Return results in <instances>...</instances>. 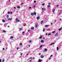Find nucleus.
Returning a JSON list of instances; mask_svg holds the SVG:
<instances>
[{"instance_id": "obj_1", "label": "nucleus", "mask_w": 62, "mask_h": 62, "mask_svg": "<svg viewBox=\"0 0 62 62\" xmlns=\"http://www.w3.org/2000/svg\"><path fill=\"white\" fill-rule=\"evenodd\" d=\"M42 60L40 59H39L38 60V61L39 62H41L42 61Z\"/></svg>"}, {"instance_id": "obj_2", "label": "nucleus", "mask_w": 62, "mask_h": 62, "mask_svg": "<svg viewBox=\"0 0 62 62\" xmlns=\"http://www.w3.org/2000/svg\"><path fill=\"white\" fill-rule=\"evenodd\" d=\"M16 21L17 22H19V21H20V20H18V18H16Z\"/></svg>"}, {"instance_id": "obj_3", "label": "nucleus", "mask_w": 62, "mask_h": 62, "mask_svg": "<svg viewBox=\"0 0 62 62\" xmlns=\"http://www.w3.org/2000/svg\"><path fill=\"white\" fill-rule=\"evenodd\" d=\"M49 26V25H45V27H48V26Z\"/></svg>"}, {"instance_id": "obj_4", "label": "nucleus", "mask_w": 62, "mask_h": 62, "mask_svg": "<svg viewBox=\"0 0 62 62\" xmlns=\"http://www.w3.org/2000/svg\"><path fill=\"white\" fill-rule=\"evenodd\" d=\"M41 24H42L43 23V21L42 20V21H41Z\"/></svg>"}, {"instance_id": "obj_5", "label": "nucleus", "mask_w": 62, "mask_h": 62, "mask_svg": "<svg viewBox=\"0 0 62 62\" xmlns=\"http://www.w3.org/2000/svg\"><path fill=\"white\" fill-rule=\"evenodd\" d=\"M35 28H37V26H38V24H35Z\"/></svg>"}, {"instance_id": "obj_6", "label": "nucleus", "mask_w": 62, "mask_h": 62, "mask_svg": "<svg viewBox=\"0 0 62 62\" xmlns=\"http://www.w3.org/2000/svg\"><path fill=\"white\" fill-rule=\"evenodd\" d=\"M31 15H32V16H33V15H34V13H32L31 14Z\"/></svg>"}, {"instance_id": "obj_7", "label": "nucleus", "mask_w": 62, "mask_h": 62, "mask_svg": "<svg viewBox=\"0 0 62 62\" xmlns=\"http://www.w3.org/2000/svg\"><path fill=\"white\" fill-rule=\"evenodd\" d=\"M41 43H44V41L43 40H42L41 41Z\"/></svg>"}, {"instance_id": "obj_8", "label": "nucleus", "mask_w": 62, "mask_h": 62, "mask_svg": "<svg viewBox=\"0 0 62 62\" xmlns=\"http://www.w3.org/2000/svg\"><path fill=\"white\" fill-rule=\"evenodd\" d=\"M41 57L42 58H43L44 57V56H43V55H42L41 56Z\"/></svg>"}, {"instance_id": "obj_9", "label": "nucleus", "mask_w": 62, "mask_h": 62, "mask_svg": "<svg viewBox=\"0 0 62 62\" xmlns=\"http://www.w3.org/2000/svg\"><path fill=\"white\" fill-rule=\"evenodd\" d=\"M31 29L32 30H33V29H34V27H32L31 28Z\"/></svg>"}, {"instance_id": "obj_10", "label": "nucleus", "mask_w": 62, "mask_h": 62, "mask_svg": "<svg viewBox=\"0 0 62 62\" xmlns=\"http://www.w3.org/2000/svg\"><path fill=\"white\" fill-rule=\"evenodd\" d=\"M54 36H55V37H57V36H58V35L55 34L54 35Z\"/></svg>"}, {"instance_id": "obj_11", "label": "nucleus", "mask_w": 62, "mask_h": 62, "mask_svg": "<svg viewBox=\"0 0 62 62\" xmlns=\"http://www.w3.org/2000/svg\"><path fill=\"white\" fill-rule=\"evenodd\" d=\"M47 51V49L46 48H45L44 50V51Z\"/></svg>"}, {"instance_id": "obj_12", "label": "nucleus", "mask_w": 62, "mask_h": 62, "mask_svg": "<svg viewBox=\"0 0 62 62\" xmlns=\"http://www.w3.org/2000/svg\"><path fill=\"white\" fill-rule=\"evenodd\" d=\"M37 20H39V17H37Z\"/></svg>"}, {"instance_id": "obj_13", "label": "nucleus", "mask_w": 62, "mask_h": 62, "mask_svg": "<svg viewBox=\"0 0 62 62\" xmlns=\"http://www.w3.org/2000/svg\"><path fill=\"white\" fill-rule=\"evenodd\" d=\"M10 39H13V37L11 36L10 37Z\"/></svg>"}, {"instance_id": "obj_14", "label": "nucleus", "mask_w": 62, "mask_h": 62, "mask_svg": "<svg viewBox=\"0 0 62 62\" xmlns=\"http://www.w3.org/2000/svg\"><path fill=\"white\" fill-rule=\"evenodd\" d=\"M54 44V43H51V44H50V45H53V44Z\"/></svg>"}, {"instance_id": "obj_15", "label": "nucleus", "mask_w": 62, "mask_h": 62, "mask_svg": "<svg viewBox=\"0 0 62 62\" xmlns=\"http://www.w3.org/2000/svg\"><path fill=\"white\" fill-rule=\"evenodd\" d=\"M52 34V33H48V35H51Z\"/></svg>"}, {"instance_id": "obj_16", "label": "nucleus", "mask_w": 62, "mask_h": 62, "mask_svg": "<svg viewBox=\"0 0 62 62\" xmlns=\"http://www.w3.org/2000/svg\"><path fill=\"white\" fill-rule=\"evenodd\" d=\"M8 17H9V16L8 15H7V19H8Z\"/></svg>"}, {"instance_id": "obj_17", "label": "nucleus", "mask_w": 62, "mask_h": 62, "mask_svg": "<svg viewBox=\"0 0 62 62\" xmlns=\"http://www.w3.org/2000/svg\"><path fill=\"white\" fill-rule=\"evenodd\" d=\"M17 8H20V6H17Z\"/></svg>"}, {"instance_id": "obj_18", "label": "nucleus", "mask_w": 62, "mask_h": 62, "mask_svg": "<svg viewBox=\"0 0 62 62\" xmlns=\"http://www.w3.org/2000/svg\"><path fill=\"white\" fill-rule=\"evenodd\" d=\"M3 32H4V33H6V31L4 30L3 31Z\"/></svg>"}, {"instance_id": "obj_19", "label": "nucleus", "mask_w": 62, "mask_h": 62, "mask_svg": "<svg viewBox=\"0 0 62 62\" xmlns=\"http://www.w3.org/2000/svg\"><path fill=\"white\" fill-rule=\"evenodd\" d=\"M45 5V4L44 3H43L42 4V6H44Z\"/></svg>"}, {"instance_id": "obj_20", "label": "nucleus", "mask_w": 62, "mask_h": 62, "mask_svg": "<svg viewBox=\"0 0 62 62\" xmlns=\"http://www.w3.org/2000/svg\"><path fill=\"white\" fill-rule=\"evenodd\" d=\"M2 22L3 23H5V21L4 20H3Z\"/></svg>"}, {"instance_id": "obj_21", "label": "nucleus", "mask_w": 62, "mask_h": 62, "mask_svg": "<svg viewBox=\"0 0 62 62\" xmlns=\"http://www.w3.org/2000/svg\"><path fill=\"white\" fill-rule=\"evenodd\" d=\"M54 11H55V9H54L52 11L53 12H54Z\"/></svg>"}, {"instance_id": "obj_22", "label": "nucleus", "mask_w": 62, "mask_h": 62, "mask_svg": "<svg viewBox=\"0 0 62 62\" xmlns=\"http://www.w3.org/2000/svg\"><path fill=\"white\" fill-rule=\"evenodd\" d=\"M32 58L31 57H30L29 58V59H31V60H32Z\"/></svg>"}, {"instance_id": "obj_23", "label": "nucleus", "mask_w": 62, "mask_h": 62, "mask_svg": "<svg viewBox=\"0 0 62 62\" xmlns=\"http://www.w3.org/2000/svg\"><path fill=\"white\" fill-rule=\"evenodd\" d=\"M18 49H20V48L19 47H17L16 48V49H17V50H18Z\"/></svg>"}, {"instance_id": "obj_24", "label": "nucleus", "mask_w": 62, "mask_h": 62, "mask_svg": "<svg viewBox=\"0 0 62 62\" xmlns=\"http://www.w3.org/2000/svg\"><path fill=\"white\" fill-rule=\"evenodd\" d=\"M42 46V45H41L40 46V48H41Z\"/></svg>"}, {"instance_id": "obj_25", "label": "nucleus", "mask_w": 62, "mask_h": 62, "mask_svg": "<svg viewBox=\"0 0 62 62\" xmlns=\"http://www.w3.org/2000/svg\"><path fill=\"white\" fill-rule=\"evenodd\" d=\"M42 38V36H41L39 38V39H41Z\"/></svg>"}, {"instance_id": "obj_26", "label": "nucleus", "mask_w": 62, "mask_h": 62, "mask_svg": "<svg viewBox=\"0 0 62 62\" xmlns=\"http://www.w3.org/2000/svg\"><path fill=\"white\" fill-rule=\"evenodd\" d=\"M57 50H58V47H57Z\"/></svg>"}, {"instance_id": "obj_27", "label": "nucleus", "mask_w": 62, "mask_h": 62, "mask_svg": "<svg viewBox=\"0 0 62 62\" xmlns=\"http://www.w3.org/2000/svg\"><path fill=\"white\" fill-rule=\"evenodd\" d=\"M34 14L35 15H36V12H34Z\"/></svg>"}, {"instance_id": "obj_28", "label": "nucleus", "mask_w": 62, "mask_h": 62, "mask_svg": "<svg viewBox=\"0 0 62 62\" xmlns=\"http://www.w3.org/2000/svg\"><path fill=\"white\" fill-rule=\"evenodd\" d=\"M50 7V6L49 5H48L47 6V7L48 8H49Z\"/></svg>"}, {"instance_id": "obj_29", "label": "nucleus", "mask_w": 62, "mask_h": 62, "mask_svg": "<svg viewBox=\"0 0 62 62\" xmlns=\"http://www.w3.org/2000/svg\"><path fill=\"white\" fill-rule=\"evenodd\" d=\"M42 10H44V9L43 8H42Z\"/></svg>"}, {"instance_id": "obj_30", "label": "nucleus", "mask_w": 62, "mask_h": 62, "mask_svg": "<svg viewBox=\"0 0 62 62\" xmlns=\"http://www.w3.org/2000/svg\"><path fill=\"white\" fill-rule=\"evenodd\" d=\"M61 28H60L59 29V31H60V30H61Z\"/></svg>"}, {"instance_id": "obj_31", "label": "nucleus", "mask_w": 62, "mask_h": 62, "mask_svg": "<svg viewBox=\"0 0 62 62\" xmlns=\"http://www.w3.org/2000/svg\"><path fill=\"white\" fill-rule=\"evenodd\" d=\"M19 30H22V28H20V29Z\"/></svg>"}, {"instance_id": "obj_32", "label": "nucleus", "mask_w": 62, "mask_h": 62, "mask_svg": "<svg viewBox=\"0 0 62 62\" xmlns=\"http://www.w3.org/2000/svg\"><path fill=\"white\" fill-rule=\"evenodd\" d=\"M43 32H44L45 31V29H43Z\"/></svg>"}, {"instance_id": "obj_33", "label": "nucleus", "mask_w": 62, "mask_h": 62, "mask_svg": "<svg viewBox=\"0 0 62 62\" xmlns=\"http://www.w3.org/2000/svg\"><path fill=\"white\" fill-rule=\"evenodd\" d=\"M59 6V5H57L56 6V7H58Z\"/></svg>"}, {"instance_id": "obj_34", "label": "nucleus", "mask_w": 62, "mask_h": 62, "mask_svg": "<svg viewBox=\"0 0 62 62\" xmlns=\"http://www.w3.org/2000/svg\"><path fill=\"white\" fill-rule=\"evenodd\" d=\"M55 31H53L52 32V33H55Z\"/></svg>"}, {"instance_id": "obj_35", "label": "nucleus", "mask_w": 62, "mask_h": 62, "mask_svg": "<svg viewBox=\"0 0 62 62\" xmlns=\"http://www.w3.org/2000/svg\"><path fill=\"white\" fill-rule=\"evenodd\" d=\"M8 14H10V12H8Z\"/></svg>"}, {"instance_id": "obj_36", "label": "nucleus", "mask_w": 62, "mask_h": 62, "mask_svg": "<svg viewBox=\"0 0 62 62\" xmlns=\"http://www.w3.org/2000/svg\"><path fill=\"white\" fill-rule=\"evenodd\" d=\"M5 61V60L4 59H3V60L2 61V62H4Z\"/></svg>"}, {"instance_id": "obj_37", "label": "nucleus", "mask_w": 62, "mask_h": 62, "mask_svg": "<svg viewBox=\"0 0 62 62\" xmlns=\"http://www.w3.org/2000/svg\"><path fill=\"white\" fill-rule=\"evenodd\" d=\"M22 44H22V43H21L20 44V45H22Z\"/></svg>"}, {"instance_id": "obj_38", "label": "nucleus", "mask_w": 62, "mask_h": 62, "mask_svg": "<svg viewBox=\"0 0 62 62\" xmlns=\"http://www.w3.org/2000/svg\"><path fill=\"white\" fill-rule=\"evenodd\" d=\"M56 34L57 35V34H58V32H57V33H56Z\"/></svg>"}, {"instance_id": "obj_39", "label": "nucleus", "mask_w": 62, "mask_h": 62, "mask_svg": "<svg viewBox=\"0 0 62 62\" xmlns=\"http://www.w3.org/2000/svg\"><path fill=\"white\" fill-rule=\"evenodd\" d=\"M36 0L34 1V3H36Z\"/></svg>"}, {"instance_id": "obj_40", "label": "nucleus", "mask_w": 62, "mask_h": 62, "mask_svg": "<svg viewBox=\"0 0 62 62\" xmlns=\"http://www.w3.org/2000/svg\"><path fill=\"white\" fill-rule=\"evenodd\" d=\"M41 54H40V53H39V55H40Z\"/></svg>"}, {"instance_id": "obj_41", "label": "nucleus", "mask_w": 62, "mask_h": 62, "mask_svg": "<svg viewBox=\"0 0 62 62\" xmlns=\"http://www.w3.org/2000/svg\"><path fill=\"white\" fill-rule=\"evenodd\" d=\"M23 55V53H21V55Z\"/></svg>"}, {"instance_id": "obj_42", "label": "nucleus", "mask_w": 62, "mask_h": 62, "mask_svg": "<svg viewBox=\"0 0 62 62\" xmlns=\"http://www.w3.org/2000/svg\"><path fill=\"white\" fill-rule=\"evenodd\" d=\"M48 5H51V3H48Z\"/></svg>"}, {"instance_id": "obj_43", "label": "nucleus", "mask_w": 62, "mask_h": 62, "mask_svg": "<svg viewBox=\"0 0 62 62\" xmlns=\"http://www.w3.org/2000/svg\"><path fill=\"white\" fill-rule=\"evenodd\" d=\"M10 14H12V12H10Z\"/></svg>"}, {"instance_id": "obj_44", "label": "nucleus", "mask_w": 62, "mask_h": 62, "mask_svg": "<svg viewBox=\"0 0 62 62\" xmlns=\"http://www.w3.org/2000/svg\"><path fill=\"white\" fill-rule=\"evenodd\" d=\"M8 20H10V18H8Z\"/></svg>"}, {"instance_id": "obj_45", "label": "nucleus", "mask_w": 62, "mask_h": 62, "mask_svg": "<svg viewBox=\"0 0 62 62\" xmlns=\"http://www.w3.org/2000/svg\"><path fill=\"white\" fill-rule=\"evenodd\" d=\"M29 47H30V45H29Z\"/></svg>"}, {"instance_id": "obj_46", "label": "nucleus", "mask_w": 62, "mask_h": 62, "mask_svg": "<svg viewBox=\"0 0 62 62\" xmlns=\"http://www.w3.org/2000/svg\"><path fill=\"white\" fill-rule=\"evenodd\" d=\"M29 8H30V9L31 8V7H29Z\"/></svg>"}, {"instance_id": "obj_47", "label": "nucleus", "mask_w": 62, "mask_h": 62, "mask_svg": "<svg viewBox=\"0 0 62 62\" xmlns=\"http://www.w3.org/2000/svg\"><path fill=\"white\" fill-rule=\"evenodd\" d=\"M0 62H1V59H0Z\"/></svg>"}, {"instance_id": "obj_48", "label": "nucleus", "mask_w": 62, "mask_h": 62, "mask_svg": "<svg viewBox=\"0 0 62 62\" xmlns=\"http://www.w3.org/2000/svg\"><path fill=\"white\" fill-rule=\"evenodd\" d=\"M29 42H30V43L31 42V40L30 41H29Z\"/></svg>"}, {"instance_id": "obj_49", "label": "nucleus", "mask_w": 62, "mask_h": 62, "mask_svg": "<svg viewBox=\"0 0 62 62\" xmlns=\"http://www.w3.org/2000/svg\"><path fill=\"white\" fill-rule=\"evenodd\" d=\"M51 25H53V23H51Z\"/></svg>"}, {"instance_id": "obj_50", "label": "nucleus", "mask_w": 62, "mask_h": 62, "mask_svg": "<svg viewBox=\"0 0 62 62\" xmlns=\"http://www.w3.org/2000/svg\"><path fill=\"white\" fill-rule=\"evenodd\" d=\"M2 49H3V50H5V48H3Z\"/></svg>"}, {"instance_id": "obj_51", "label": "nucleus", "mask_w": 62, "mask_h": 62, "mask_svg": "<svg viewBox=\"0 0 62 62\" xmlns=\"http://www.w3.org/2000/svg\"><path fill=\"white\" fill-rule=\"evenodd\" d=\"M23 3H21V5H23Z\"/></svg>"}, {"instance_id": "obj_52", "label": "nucleus", "mask_w": 62, "mask_h": 62, "mask_svg": "<svg viewBox=\"0 0 62 62\" xmlns=\"http://www.w3.org/2000/svg\"><path fill=\"white\" fill-rule=\"evenodd\" d=\"M28 31H30V30H28Z\"/></svg>"}, {"instance_id": "obj_53", "label": "nucleus", "mask_w": 62, "mask_h": 62, "mask_svg": "<svg viewBox=\"0 0 62 62\" xmlns=\"http://www.w3.org/2000/svg\"><path fill=\"white\" fill-rule=\"evenodd\" d=\"M53 56V55H51V56H50V57H52V56Z\"/></svg>"}, {"instance_id": "obj_54", "label": "nucleus", "mask_w": 62, "mask_h": 62, "mask_svg": "<svg viewBox=\"0 0 62 62\" xmlns=\"http://www.w3.org/2000/svg\"><path fill=\"white\" fill-rule=\"evenodd\" d=\"M14 8L15 9H16V8L15 7H14Z\"/></svg>"}, {"instance_id": "obj_55", "label": "nucleus", "mask_w": 62, "mask_h": 62, "mask_svg": "<svg viewBox=\"0 0 62 62\" xmlns=\"http://www.w3.org/2000/svg\"><path fill=\"white\" fill-rule=\"evenodd\" d=\"M33 59H35V58L33 57Z\"/></svg>"}, {"instance_id": "obj_56", "label": "nucleus", "mask_w": 62, "mask_h": 62, "mask_svg": "<svg viewBox=\"0 0 62 62\" xmlns=\"http://www.w3.org/2000/svg\"><path fill=\"white\" fill-rule=\"evenodd\" d=\"M24 31H23V34H24Z\"/></svg>"}, {"instance_id": "obj_57", "label": "nucleus", "mask_w": 62, "mask_h": 62, "mask_svg": "<svg viewBox=\"0 0 62 62\" xmlns=\"http://www.w3.org/2000/svg\"><path fill=\"white\" fill-rule=\"evenodd\" d=\"M23 26H25V25H23Z\"/></svg>"}, {"instance_id": "obj_58", "label": "nucleus", "mask_w": 62, "mask_h": 62, "mask_svg": "<svg viewBox=\"0 0 62 62\" xmlns=\"http://www.w3.org/2000/svg\"><path fill=\"white\" fill-rule=\"evenodd\" d=\"M43 39H45V38L44 37V38H43Z\"/></svg>"}, {"instance_id": "obj_59", "label": "nucleus", "mask_w": 62, "mask_h": 62, "mask_svg": "<svg viewBox=\"0 0 62 62\" xmlns=\"http://www.w3.org/2000/svg\"><path fill=\"white\" fill-rule=\"evenodd\" d=\"M31 61H32V60H30V62H31Z\"/></svg>"}, {"instance_id": "obj_60", "label": "nucleus", "mask_w": 62, "mask_h": 62, "mask_svg": "<svg viewBox=\"0 0 62 62\" xmlns=\"http://www.w3.org/2000/svg\"><path fill=\"white\" fill-rule=\"evenodd\" d=\"M47 35V33H46V35Z\"/></svg>"}, {"instance_id": "obj_61", "label": "nucleus", "mask_w": 62, "mask_h": 62, "mask_svg": "<svg viewBox=\"0 0 62 62\" xmlns=\"http://www.w3.org/2000/svg\"><path fill=\"white\" fill-rule=\"evenodd\" d=\"M10 0H9V2H10Z\"/></svg>"}, {"instance_id": "obj_62", "label": "nucleus", "mask_w": 62, "mask_h": 62, "mask_svg": "<svg viewBox=\"0 0 62 62\" xmlns=\"http://www.w3.org/2000/svg\"><path fill=\"white\" fill-rule=\"evenodd\" d=\"M50 59H51V58H50L49 59V60H50Z\"/></svg>"}, {"instance_id": "obj_63", "label": "nucleus", "mask_w": 62, "mask_h": 62, "mask_svg": "<svg viewBox=\"0 0 62 62\" xmlns=\"http://www.w3.org/2000/svg\"><path fill=\"white\" fill-rule=\"evenodd\" d=\"M60 20H61V19L60 18Z\"/></svg>"}, {"instance_id": "obj_64", "label": "nucleus", "mask_w": 62, "mask_h": 62, "mask_svg": "<svg viewBox=\"0 0 62 62\" xmlns=\"http://www.w3.org/2000/svg\"><path fill=\"white\" fill-rule=\"evenodd\" d=\"M61 29H62V27H61Z\"/></svg>"}]
</instances>
